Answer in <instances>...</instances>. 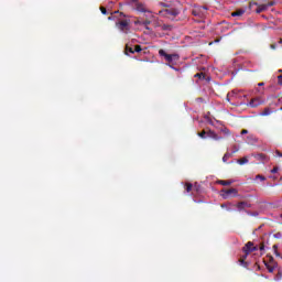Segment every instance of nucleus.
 Instances as JSON below:
<instances>
[{"instance_id": "4be33fe9", "label": "nucleus", "mask_w": 282, "mask_h": 282, "mask_svg": "<svg viewBox=\"0 0 282 282\" xmlns=\"http://www.w3.org/2000/svg\"><path fill=\"white\" fill-rule=\"evenodd\" d=\"M141 25H144L145 26V30H151V28H149V25H151V21L149 20H145L141 23Z\"/></svg>"}, {"instance_id": "a211bd4d", "label": "nucleus", "mask_w": 282, "mask_h": 282, "mask_svg": "<svg viewBox=\"0 0 282 282\" xmlns=\"http://www.w3.org/2000/svg\"><path fill=\"white\" fill-rule=\"evenodd\" d=\"M161 30H163L164 32H171L172 26L169 25V24H163V25L161 26Z\"/></svg>"}, {"instance_id": "f257e3e1", "label": "nucleus", "mask_w": 282, "mask_h": 282, "mask_svg": "<svg viewBox=\"0 0 282 282\" xmlns=\"http://www.w3.org/2000/svg\"><path fill=\"white\" fill-rule=\"evenodd\" d=\"M159 14H162V17H165L166 19H175L180 14V10L176 8H169L165 10H161Z\"/></svg>"}, {"instance_id": "c85d7f7f", "label": "nucleus", "mask_w": 282, "mask_h": 282, "mask_svg": "<svg viewBox=\"0 0 282 282\" xmlns=\"http://www.w3.org/2000/svg\"><path fill=\"white\" fill-rule=\"evenodd\" d=\"M267 270H268V272L272 273V272H274V267L267 265Z\"/></svg>"}, {"instance_id": "2f4dec72", "label": "nucleus", "mask_w": 282, "mask_h": 282, "mask_svg": "<svg viewBox=\"0 0 282 282\" xmlns=\"http://www.w3.org/2000/svg\"><path fill=\"white\" fill-rule=\"evenodd\" d=\"M259 250L262 252V250H265V245L261 243L259 247Z\"/></svg>"}, {"instance_id": "4468645a", "label": "nucleus", "mask_w": 282, "mask_h": 282, "mask_svg": "<svg viewBox=\"0 0 282 282\" xmlns=\"http://www.w3.org/2000/svg\"><path fill=\"white\" fill-rule=\"evenodd\" d=\"M237 162L238 164H240V166H243V164H248V158L243 156L242 159H239Z\"/></svg>"}, {"instance_id": "a878e982", "label": "nucleus", "mask_w": 282, "mask_h": 282, "mask_svg": "<svg viewBox=\"0 0 282 282\" xmlns=\"http://www.w3.org/2000/svg\"><path fill=\"white\" fill-rule=\"evenodd\" d=\"M257 250H259V247L253 245L252 248L249 249L247 252H257Z\"/></svg>"}, {"instance_id": "c9c22d12", "label": "nucleus", "mask_w": 282, "mask_h": 282, "mask_svg": "<svg viewBox=\"0 0 282 282\" xmlns=\"http://www.w3.org/2000/svg\"><path fill=\"white\" fill-rule=\"evenodd\" d=\"M240 133H241V135H246V134H248V130H246V129H245V130H241Z\"/></svg>"}, {"instance_id": "9d476101", "label": "nucleus", "mask_w": 282, "mask_h": 282, "mask_svg": "<svg viewBox=\"0 0 282 282\" xmlns=\"http://www.w3.org/2000/svg\"><path fill=\"white\" fill-rule=\"evenodd\" d=\"M252 246H253V242L252 241H249L245 245V247L242 248V252H245V259L248 254H250L251 252H248V250H252Z\"/></svg>"}, {"instance_id": "c756f323", "label": "nucleus", "mask_w": 282, "mask_h": 282, "mask_svg": "<svg viewBox=\"0 0 282 282\" xmlns=\"http://www.w3.org/2000/svg\"><path fill=\"white\" fill-rule=\"evenodd\" d=\"M100 11L101 13L107 14V9L105 7H100Z\"/></svg>"}, {"instance_id": "aec40b11", "label": "nucleus", "mask_w": 282, "mask_h": 282, "mask_svg": "<svg viewBox=\"0 0 282 282\" xmlns=\"http://www.w3.org/2000/svg\"><path fill=\"white\" fill-rule=\"evenodd\" d=\"M128 52H129L130 54H135V51L133 50V47H131V46H129V45L126 46V54H129Z\"/></svg>"}, {"instance_id": "2eb2a0df", "label": "nucleus", "mask_w": 282, "mask_h": 282, "mask_svg": "<svg viewBox=\"0 0 282 282\" xmlns=\"http://www.w3.org/2000/svg\"><path fill=\"white\" fill-rule=\"evenodd\" d=\"M194 78H199V80H204L206 78V74L197 73V74L194 75Z\"/></svg>"}, {"instance_id": "423d86ee", "label": "nucleus", "mask_w": 282, "mask_h": 282, "mask_svg": "<svg viewBox=\"0 0 282 282\" xmlns=\"http://www.w3.org/2000/svg\"><path fill=\"white\" fill-rule=\"evenodd\" d=\"M221 193H224L223 194L224 199H228L230 196L237 197L239 192L237 191V188H229V189H223Z\"/></svg>"}, {"instance_id": "6ab92c4d", "label": "nucleus", "mask_w": 282, "mask_h": 282, "mask_svg": "<svg viewBox=\"0 0 282 282\" xmlns=\"http://www.w3.org/2000/svg\"><path fill=\"white\" fill-rule=\"evenodd\" d=\"M270 113H272V110H270V108H264L260 116H270Z\"/></svg>"}, {"instance_id": "4c0bfd02", "label": "nucleus", "mask_w": 282, "mask_h": 282, "mask_svg": "<svg viewBox=\"0 0 282 282\" xmlns=\"http://www.w3.org/2000/svg\"><path fill=\"white\" fill-rule=\"evenodd\" d=\"M276 155H279V158H282V153L280 151H276Z\"/></svg>"}, {"instance_id": "79ce46f5", "label": "nucleus", "mask_w": 282, "mask_h": 282, "mask_svg": "<svg viewBox=\"0 0 282 282\" xmlns=\"http://www.w3.org/2000/svg\"><path fill=\"white\" fill-rule=\"evenodd\" d=\"M119 13H120V11H116V12H115V14H119Z\"/></svg>"}, {"instance_id": "f704fd0d", "label": "nucleus", "mask_w": 282, "mask_h": 282, "mask_svg": "<svg viewBox=\"0 0 282 282\" xmlns=\"http://www.w3.org/2000/svg\"><path fill=\"white\" fill-rule=\"evenodd\" d=\"M252 6L259 7V4H258L257 2H250V3H249V8H252Z\"/></svg>"}, {"instance_id": "49530a36", "label": "nucleus", "mask_w": 282, "mask_h": 282, "mask_svg": "<svg viewBox=\"0 0 282 282\" xmlns=\"http://www.w3.org/2000/svg\"><path fill=\"white\" fill-rule=\"evenodd\" d=\"M281 219H282V214H281Z\"/></svg>"}, {"instance_id": "393cba45", "label": "nucleus", "mask_w": 282, "mask_h": 282, "mask_svg": "<svg viewBox=\"0 0 282 282\" xmlns=\"http://www.w3.org/2000/svg\"><path fill=\"white\" fill-rule=\"evenodd\" d=\"M221 133H225V135H230V130L228 128L221 129Z\"/></svg>"}, {"instance_id": "f03ea898", "label": "nucleus", "mask_w": 282, "mask_h": 282, "mask_svg": "<svg viewBox=\"0 0 282 282\" xmlns=\"http://www.w3.org/2000/svg\"><path fill=\"white\" fill-rule=\"evenodd\" d=\"M207 11H208V7L198 6L192 10V14H193V17H198V19H203V17H206Z\"/></svg>"}, {"instance_id": "7ed1b4c3", "label": "nucleus", "mask_w": 282, "mask_h": 282, "mask_svg": "<svg viewBox=\"0 0 282 282\" xmlns=\"http://www.w3.org/2000/svg\"><path fill=\"white\" fill-rule=\"evenodd\" d=\"M159 56H164L167 63H175V61H180V55L177 54H167L164 50L159 51Z\"/></svg>"}, {"instance_id": "f8f14e48", "label": "nucleus", "mask_w": 282, "mask_h": 282, "mask_svg": "<svg viewBox=\"0 0 282 282\" xmlns=\"http://www.w3.org/2000/svg\"><path fill=\"white\" fill-rule=\"evenodd\" d=\"M261 102H262L261 99L253 98L250 100L249 105H250V107H259V105H261Z\"/></svg>"}, {"instance_id": "9b49d317", "label": "nucleus", "mask_w": 282, "mask_h": 282, "mask_svg": "<svg viewBox=\"0 0 282 282\" xmlns=\"http://www.w3.org/2000/svg\"><path fill=\"white\" fill-rule=\"evenodd\" d=\"M256 160H259L260 162H270V156L263 154V153H260V154H257L254 155Z\"/></svg>"}, {"instance_id": "39448f33", "label": "nucleus", "mask_w": 282, "mask_h": 282, "mask_svg": "<svg viewBox=\"0 0 282 282\" xmlns=\"http://www.w3.org/2000/svg\"><path fill=\"white\" fill-rule=\"evenodd\" d=\"M116 25L120 32H124V34L129 32V20L119 21L116 23Z\"/></svg>"}, {"instance_id": "5701e85b", "label": "nucleus", "mask_w": 282, "mask_h": 282, "mask_svg": "<svg viewBox=\"0 0 282 282\" xmlns=\"http://www.w3.org/2000/svg\"><path fill=\"white\" fill-rule=\"evenodd\" d=\"M242 14H243V10H238V11L231 13V17H242Z\"/></svg>"}, {"instance_id": "ea45409f", "label": "nucleus", "mask_w": 282, "mask_h": 282, "mask_svg": "<svg viewBox=\"0 0 282 282\" xmlns=\"http://www.w3.org/2000/svg\"><path fill=\"white\" fill-rule=\"evenodd\" d=\"M259 85V87H263V83H260V84H258Z\"/></svg>"}, {"instance_id": "dca6fc26", "label": "nucleus", "mask_w": 282, "mask_h": 282, "mask_svg": "<svg viewBox=\"0 0 282 282\" xmlns=\"http://www.w3.org/2000/svg\"><path fill=\"white\" fill-rule=\"evenodd\" d=\"M206 135H208V132H206V130L198 132V138H202V140H206Z\"/></svg>"}, {"instance_id": "f3484780", "label": "nucleus", "mask_w": 282, "mask_h": 282, "mask_svg": "<svg viewBox=\"0 0 282 282\" xmlns=\"http://www.w3.org/2000/svg\"><path fill=\"white\" fill-rule=\"evenodd\" d=\"M230 158H232V153H225L223 156V162H228V160H230Z\"/></svg>"}, {"instance_id": "6e6552de", "label": "nucleus", "mask_w": 282, "mask_h": 282, "mask_svg": "<svg viewBox=\"0 0 282 282\" xmlns=\"http://www.w3.org/2000/svg\"><path fill=\"white\" fill-rule=\"evenodd\" d=\"M236 208H238V210L241 212V210H246V208H252V205L248 202H239L236 205Z\"/></svg>"}, {"instance_id": "473e14b6", "label": "nucleus", "mask_w": 282, "mask_h": 282, "mask_svg": "<svg viewBox=\"0 0 282 282\" xmlns=\"http://www.w3.org/2000/svg\"><path fill=\"white\" fill-rule=\"evenodd\" d=\"M278 83L279 85H282V75L278 76Z\"/></svg>"}, {"instance_id": "412c9836", "label": "nucleus", "mask_w": 282, "mask_h": 282, "mask_svg": "<svg viewBox=\"0 0 282 282\" xmlns=\"http://www.w3.org/2000/svg\"><path fill=\"white\" fill-rule=\"evenodd\" d=\"M273 250H274L275 257H281V253L279 252V245H273Z\"/></svg>"}, {"instance_id": "c03bdc74", "label": "nucleus", "mask_w": 282, "mask_h": 282, "mask_svg": "<svg viewBox=\"0 0 282 282\" xmlns=\"http://www.w3.org/2000/svg\"><path fill=\"white\" fill-rule=\"evenodd\" d=\"M221 208H226V205L223 204V205H221Z\"/></svg>"}, {"instance_id": "cd10ccee", "label": "nucleus", "mask_w": 282, "mask_h": 282, "mask_svg": "<svg viewBox=\"0 0 282 282\" xmlns=\"http://www.w3.org/2000/svg\"><path fill=\"white\" fill-rule=\"evenodd\" d=\"M134 52H138V53L142 52V46L141 45H135L134 46Z\"/></svg>"}, {"instance_id": "20e7f679", "label": "nucleus", "mask_w": 282, "mask_h": 282, "mask_svg": "<svg viewBox=\"0 0 282 282\" xmlns=\"http://www.w3.org/2000/svg\"><path fill=\"white\" fill-rule=\"evenodd\" d=\"M272 6H276V1L272 0L264 4H259L256 9L257 14H261V12H265L268 8H272Z\"/></svg>"}, {"instance_id": "1a4fd4ad", "label": "nucleus", "mask_w": 282, "mask_h": 282, "mask_svg": "<svg viewBox=\"0 0 282 282\" xmlns=\"http://www.w3.org/2000/svg\"><path fill=\"white\" fill-rule=\"evenodd\" d=\"M207 138H212V140H216V141L224 140L223 137L218 135V134H217L215 131H213V130L207 131Z\"/></svg>"}, {"instance_id": "a19ab883", "label": "nucleus", "mask_w": 282, "mask_h": 282, "mask_svg": "<svg viewBox=\"0 0 282 282\" xmlns=\"http://www.w3.org/2000/svg\"><path fill=\"white\" fill-rule=\"evenodd\" d=\"M279 43H280V44L282 43V37L279 39Z\"/></svg>"}, {"instance_id": "58836bf2", "label": "nucleus", "mask_w": 282, "mask_h": 282, "mask_svg": "<svg viewBox=\"0 0 282 282\" xmlns=\"http://www.w3.org/2000/svg\"><path fill=\"white\" fill-rule=\"evenodd\" d=\"M134 23H135V25H138V24L142 25V22H140V21H135Z\"/></svg>"}, {"instance_id": "37998d69", "label": "nucleus", "mask_w": 282, "mask_h": 282, "mask_svg": "<svg viewBox=\"0 0 282 282\" xmlns=\"http://www.w3.org/2000/svg\"><path fill=\"white\" fill-rule=\"evenodd\" d=\"M120 15H121V17H127V15H124V13H120Z\"/></svg>"}, {"instance_id": "7c9ffc66", "label": "nucleus", "mask_w": 282, "mask_h": 282, "mask_svg": "<svg viewBox=\"0 0 282 282\" xmlns=\"http://www.w3.org/2000/svg\"><path fill=\"white\" fill-rule=\"evenodd\" d=\"M271 173H273V174H274V173H279V167H276V166L273 167V169L271 170Z\"/></svg>"}, {"instance_id": "bb28decb", "label": "nucleus", "mask_w": 282, "mask_h": 282, "mask_svg": "<svg viewBox=\"0 0 282 282\" xmlns=\"http://www.w3.org/2000/svg\"><path fill=\"white\" fill-rule=\"evenodd\" d=\"M257 180H261V182H265V176L261 175V174H258L256 176Z\"/></svg>"}, {"instance_id": "0eeeda50", "label": "nucleus", "mask_w": 282, "mask_h": 282, "mask_svg": "<svg viewBox=\"0 0 282 282\" xmlns=\"http://www.w3.org/2000/svg\"><path fill=\"white\" fill-rule=\"evenodd\" d=\"M133 1V8L137 10V12H151L150 10L147 9V6L142 2H138V0H132Z\"/></svg>"}, {"instance_id": "b1692460", "label": "nucleus", "mask_w": 282, "mask_h": 282, "mask_svg": "<svg viewBox=\"0 0 282 282\" xmlns=\"http://www.w3.org/2000/svg\"><path fill=\"white\" fill-rule=\"evenodd\" d=\"M185 191H187V193H191V191H193V184L186 183L185 184Z\"/></svg>"}, {"instance_id": "e433bc0d", "label": "nucleus", "mask_w": 282, "mask_h": 282, "mask_svg": "<svg viewBox=\"0 0 282 282\" xmlns=\"http://www.w3.org/2000/svg\"><path fill=\"white\" fill-rule=\"evenodd\" d=\"M270 47L271 50H276V44H271Z\"/></svg>"}, {"instance_id": "a18cd8bd", "label": "nucleus", "mask_w": 282, "mask_h": 282, "mask_svg": "<svg viewBox=\"0 0 282 282\" xmlns=\"http://www.w3.org/2000/svg\"><path fill=\"white\" fill-rule=\"evenodd\" d=\"M164 7H165V8H169V6H167V4H164Z\"/></svg>"}, {"instance_id": "72a5a7b5", "label": "nucleus", "mask_w": 282, "mask_h": 282, "mask_svg": "<svg viewBox=\"0 0 282 282\" xmlns=\"http://www.w3.org/2000/svg\"><path fill=\"white\" fill-rule=\"evenodd\" d=\"M237 151H239V149L236 145H234V151L231 152V155L237 153Z\"/></svg>"}, {"instance_id": "ddd939ff", "label": "nucleus", "mask_w": 282, "mask_h": 282, "mask_svg": "<svg viewBox=\"0 0 282 282\" xmlns=\"http://www.w3.org/2000/svg\"><path fill=\"white\" fill-rule=\"evenodd\" d=\"M218 184H220V186H230V184H232V181L220 180L218 181Z\"/></svg>"}]
</instances>
